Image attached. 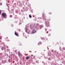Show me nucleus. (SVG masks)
<instances>
[{
  "label": "nucleus",
  "mask_w": 65,
  "mask_h": 65,
  "mask_svg": "<svg viewBox=\"0 0 65 65\" xmlns=\"http://www.w3.org/2000/svg\"><path fill=\"white\" fill-rule=\"evenodd\" d=\"M63 50H65V48H63Z\"/></svg>",
  "instance_id": "1a4fd4ad"
},
{
  "label": "nucleus",
  "mask_w": 65,
  "mask_h": 65,
  "mask_svg": "<svg viewBox=\"0 0 65 65\" xmlns=\"http://www.w3.org/2000/svg\"><path fill=\"white\" fill-rule=\"evenodd\" d=\"M25 30H26V32H27V29H26V28Z\"/></svg>",
  "instance_id": "f8f14e48"
},
{
  "label": "nucleus",
  "mask_w": 65,
  "mask_h": 65,
  "mask_svg": "<svg viewBox=\"0 0 65 65\" xmlns=\"http://www.w3.org/2000/svg\"><path fill=\"white\" fill-rule=\"evenodd\" d=\"M42 44V43H41V42H39V43H38V45H39V44Z\"/></svg>",
  "instance_id": "423d86ee"
},
{
  "label": "nucleus",
  "mask_w": 65,
  "mask_h": 65,
  "mask_svg": "<svg viewBox=\"0 0 65 65\" xmlns=\"http://www.w3.org/2000/svg\"><path fill=\"white\" fill-rule=\"evenodd\" d=\"M15 34L18 36H19V34H18L17 33H16L15 32Z\"/></svg>",
  "instance_id": "f03ea898"
},
{
  "label": "nucleus",
  "mask_w": 65,
  "mask_h": 65,
  "mask_svg": "<svg viewBox=\"0 0 65 65\" xmlns=\"http://www.w3.org/2000/svg\"><path fill=\"white\" fill-rule=\"evenodd\" d=\"M0 4L1 5H2V3H0Z\"/></svg>",
  "instance_id": "9b49d317"
},
{
  "label": "nucleus",
  "mask_w": 65,
  "mask_h": 65,
  "mask_svg": "<svg viewBox=\"0 0 65 65\" xmlns=\"http://www.w3.org/2000/svg\"><path fill=\"white\" fill-rule=\"evenodd\" d=\"M2 15L4 17H6V14L5 13H2Z\"/></svg>",
  "instance_id": "f257e3e1"
},
{
  "label": "nucleus",
  "mask_w": 65,
  "mask_h": 65,
  "mask_svg": "<svg viewBox=\"0 0 65 65\" xmlns=\"http://www.w3.org/2000/svg\"><path fill=\"white\" fill-rule=\"evenodd\" d=\"M19 55L20 56H22V54H21V53H19Z\"/></svg>",
  "instance_id": "6e6552de"
},
{
  "label": "nucleus",
  "mask_w": 65,
  "mask_h": 65,
  "mask_svg": "<svg viewBox=\"0 0 65 65\" xmlns=\"http://www.w3.org/2000/svg\"><path fill=\"white\" fill-rule=\"evenodd\" d=\"M29 58H30V57H29V56H28V57H27L26 58V59H29Z\"/></svg>",
  "instance_id": "20e7f679"
},
{
  "label": "nucleus",
  "mask_w": 65,
  "mask_h": 65,
  "mask_svg": "<svg viewBox=\"0 0 65 65\" xmlns=\"http://www.w3.org/2000/svg\"><path fill=\"white\" fill-rule=\"evenodd\" d=\"M4 47H2V50H4Z\"/></svg>",
  "instance_id": "0eeeda50"
},
{
  "label": "nucleus",
  "mask_w": 65,
  "mask_h": 65,
  "mask_svg": "<svg viewBox=\"0 0 65 65\" xmlns=\"http://www.w3.org/2000/svg\"><path fill=\"white\" fill-rule=\"evenodd\" d=\"M29 18H32V16L31 14H29Z\"/></svg>",
  "instance_id": "39448f33"
},
{
  "label": "nucleus",
  "mask_w": 65,
  "mask_h": 65,
  "mask_svg": "<svg viewBox=\"0 0 65 65\" xmlns=\"http://www.w3.org/2000/svg\"><path fill=\"white\" fill-rule=\"evenodd\" d=\"M19 31H20V29H19Z\"/></svg>",
  "instance_id": "2eb2a0df"
},
{
  "label": "nucleus",
  "mask_w": 65,
  "mask_h": 65,
  "mask_svg": "<svg viewBox=\"0 0 65 65\" xmlns=\"http://www.w3.org/2000/svg\"><path fill=\"white\" fill-rule=\"evenodd\" d=\"M36 31L35 30H33V32H32L33 33H36Z\"/></svg>",
  "instance_id": "7ed1b4c3"
},
{
  "label": "nucleus",
  "mask_w": 65,
  "mask_h": 65,
  "mask_svg": "<svg viewBox=\"0 0 65 65\" xmlns=\"http://www.w3.org/2000/svg\"><path fill=\"white\" fill-rule=\"evenodd\" d=\"M1 11H1V10H0V14H1Z\"/></svg>",
  "instance_id": "9d476101"
},
{
  "label": "nucleus",
  "mask_w": 65,
  "mask_h": 65,
  "mask_svg": "<svg viewBox=\"0 0 65 65\" xmlns=\"http://www.w3.org/2000/svg\"><path fill=\"white\" fill-rule=\"evenodd\" d=\"M36 28H37V29H38V27H37L36 26Z\"/></svg>",
  "instance_id": "ddd939ff"
},
{
  "label": "nucleus",
  "mask_w": 65,
  "mask_h": 65,
  "mask_svg": "<svg viewBox=\"0 0 65 65\" xmlns=\"http://www.w3.org/2000/svg\"><path fill=\"white\" fill-rule=\"evenodd\" d=\"M31 56L32 57V56H33V55H31Z\"/></svg>",
  "instance_id": "4468645a"
}]
</instances>
